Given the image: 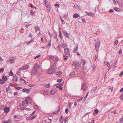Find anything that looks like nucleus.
<instances>
[{
    "label": "nucleus",
    "instance_id": "obj_15",
    "mask_svg": "<svg viewBox=\"0 0 123 123\" xmlns=\"http://www.w3.org/2000/svg\"><path fill=\"white\" fill-rule=\"evenodd\" d=\"M57 92V90L56 89H53L51 90L50 91V94H54L55 93Z\"/></svg>",
    "mask_w": 123,
    "mask_h": 123
},
{
    "label": "nucleus",
    "instance_id": "obj_58",
    "mask_svg": "<svg viewBox=\"0 0 123 123\" xmlns=\"http://www.w3.org/2000/svg\"><path fill=\"white\" fill-rule=\"evenodd\" d=\"M25 108V107H22L21 106V107H20V109L21 110H24Z\"/></svg>",
    "mask_w": 123,
    "mask_h": 123
},
{
    "label": "nucleus",
    "instance_id": "obj_43",
    "mask_svg": "<svg viewBox=\"0 0 123 123\" xmlns=\"http://www.w3.org/2000/svg\"><path fill=\"white\" fill-rule=\"evenodd\" d=\"M86 63V62L84 61L81 62V64L83 66H84L85 65Z\"/></svg>",
    "mask_w": 123,
    "mask_h": 123
},
{
    "label": "nucleus",
    "instance_id": "obj_61",
    "mask_svg": "<svg viewBox=\"0 0 123 123\" xmlns=\"http://www.w3.org/2000/svg\"><path fill=\"white\" fill-rule=\"evenodd\" d=\"M117 62V60L114 63V64H113V65L114 66V68H115V66L116 65V64Z\"/></svg>",
    "mask_w": 123,
    "mask_h": 123
},
{
    "label": "nucleus",
    "instance_id": "obj_34",
    "mask_svg": "<svg viewBox=\"0 0 123 123\" xmlns=\"http://www.w3.org/2000/svg\"><path fill=\"white\" fill-rule=\"evenodd\" d=\"M59 36H60V37L62 39L63 38L62 36V34L61 32L60 31H59Z\"/></svg>",
    "mask_w": 123,
    "mask_h": 123
},
{
    "label": "nucleus",
    "instance_id": "obj_16",
    "mask_svg": "<svg viewBox=\"0 0 123 123\" xmlns=\"http://www.w3.org/2000/svg\"><path fill=\"white\" fill-rule=\"evenodd\" d=\"M57 109H58V110L57 111H55L53 113V114H55L58 113V112H59V111L60 109V106H57L56 108Z\"/></svg>",
    "mask_w": 123,
    "mask_h": 123
},
{
    "label": "nucleus",
    "instance_id": "obj_9",
    "mask_svg": "<svg viewBox=\"0 0 123 123\" xmlns=\"http://www.w3.org/2000/svg\"><path fill=\"white\" fill-rule=\"evenodd\" d=\"M18 77L16 75H14L13 77L12 80L14 83L16 82L17 81Z\"/></svg>",
    "mask_w": 123,
    "mask_h": 123
},
{
    "label": "nucleus",
    "instance_id": "obj_7",
    "mask_svg": "<svg viewBox=\"0 0 123 123\" xmlns=\"http://www.w3.org/2000/svg\"><path fill=\"white\" fill-rule=\"evenodd\" d=\"M22 91L24 92H26L27 93H29L30 91V90L29 89L24 88L22 90Z\"/></svg>",
    "mask_w": 123,
    "mask_h": 123
},
{
    "label": "nucleus",
    "instance_id": "obj_45",
    "mask_svg": "<svg viewBox=\"0 0 123 123\" xmlns=\"http://www.w3.org/2000/svg\"><path fill=\"white\" fill-rule=\"evenodd\" d=\"M68 108H67L65 110V112L67 114L68 113Z\"/></svg>",
    "mask_w": 123,
    "mask_h": 123
},
{
    "label": "nucleus",
    "instance_id": "obj_48",
    "mask_svg": "<svg viewBox=\"0 0 123 123\" xmlns=\"http://www.w3.org/2000/svg\"><path fill=\"white\" fill-rule=\"evenodd\" d=\"M89 92H88L86 94V96L84 97V99H86V98H87V97L88 95V93H89Z\"/></svg>",
    "mask_w": 123,
    "mask_h": 123
},
{
    "label": "nucleus",
    "instance_id": "obj_14",
    "mask_svg": "<svg viewBox=\"0 0 123 123\" xmlns=\"http://www.w3.org/2000/svg\"><path fill=\"white\" fill-rule=\"evenodd\" d=\"M45 4L46 7H47V9L48 10V12H49L50 10V6L49 5H47V4H46V3H45Z\"/></svg>",
    "mask_w": 123,
    "mask_h": 123
},
{
    "label": "nucleus",
    "instance_id": "obj_59",
    "mask_svg": "<svg viewBox=\"0 0 123 123\" xmlns=\"http://www.w3.org/2000/svg\"><path fill=\"white\" fill-rule=\"evenodd\" d=\"M48 32L50 37L51 38L52 37L53 35L52 34H50V32Z\"/></svg>",
    "mask_w": 123,
    "mask_h": 123
},
{
    "label": "nucleus",
    "instance_id": "obj_11",
    "mask_svg": "<svg viewBox=\"0 0 123 123\" xmlns=\"http://www.w3.org/2000/svg\"><path fill=\"white\" fill-rule=\"evenodd\" d=\"M97 88L98 87L97 86L94 87L91 90V92L92 93H94L95 91L97 89Z\"/></svg>",
    "mask_w": 123,
    "mask_h": 123
},
{
    "label": "nucleus",
    "instance_id": "obj_62",
    "mask_svg": "<svg viewBox=\"0 0 123 123\" xmlns=\"http://www.w3.org/2000/svg\"><path fill=\"white\" fill-rule=\"evenodd\" d=\"M81 20L82 21V22L83 23H85L86 22V21H85V19H83V18L82 19H81Z\"/></svg>",
    "mask_w": 123,
    "mask_h": 123
},
{
    "label": "nucleus",
    "instance_id": "obj_53",
    "mask_svg": "<svg viewBox=\"0 0 123 123\" xmlns=\"http://www.w3.org/2000/svg\"><path fill=\"white\" fill-rule=\"evenodd\" d=\"M60 46L62 48H64L66 47V46H65L63 44H62L60 45Z\"/></svg>",
    "mask_w": 123,
    "mask_h": 123
},
{
    "label": "nucleus",
    "instance_id": "obj_25",
    "mask_svg": "<svg viewBox=\"0 0 123 123\" xmlns=\"http://www.w3.org/2000/svg\"><path fill=\"white\" fill-rule=\"evenodd\" d=\"M62 72L60 71L59 72H57L56 74L55 73V74L56 75H60L62 74Z\"/></svg>",
    "mask_w": 123,
    "mask_h": 123
},
{
    "label": "nucleus",
    "instance_id": "obj_54",
    "mask_svg": "<svg viewBox=\"0 0 123 123\" xmlns=\"http://www.w3.org/2000/svg\"><path fill=\"white\" fill-rule=\"evenodd\" d=\"M122 52V49H120L118 52V53H119V54L120 55H121V54Z\"/></svg>",
    "mask_w": 123,
    "mask_h": 123
},
{
    "label": "nucleus",
    "instance_id": "obj_30",
    "mask_svg": "<svg viewBox=\"0 0 123 123\" xmlns=\"http://www.w3.org/2000/svg\"><path fill=\"white\" fill-rule=\"evenodd\" d=\"M118 3L120 7H122L123 5V3L121 1H120Z\"/></svg>",
    "mask_w": 123,
    "mask_h": 123
},
{
    "label": "nucleus",
    "instance_id": "obj_63",
    "mask_svg": "<svg viewBox=\"0 0 123 123\" xmlns=\"http://www.w3.org/2000/svg\"><path fill=\"white\" fill-rule=\"evenodd\" d=\"M109 64H109V62H108L106 64V66L108 67H110Z\"/></svg>",
    "mask_w": 123,
    "mask_h": 123
},
{
    "label": "nucleus",
    "instance_id": "obj_19",
    "mask_svg": "<svg viewBox=\"0 0 123 123\" xmlns=\"http://www.w3.org/2000/svg\"><path fill=\"white\" fill-rule=\"evenodd\" d=\"M75 65V69L76 68H78L79 67H80L81 66L80 63H76Z\"/></svg>",
    "mask_w": 123,
    "mask_h": 123
},
{
    "label": "nucleus",
    "instance_id": "obj_33",
    "mask_svg": "<svg viewBox=\"0 0 123 123\" xmlns=\"http://www.w3.org/2000/svg\"><path fill=\"white\" fill-rule=\"evenodd\" d=\"M51 45V40H50L49 41V43L48 44V46L49 47H50Z\"/></svg>",
    "mask_w": 123,
    "mask_h": 123
},
{
    "label": "nucleus",
    "instance_id": "obj_3",
    "mask_svg": "<svg viewBox=\"0 0 123 123\" xmlns=\"http://www.w3.org/2000/svg\"><path fill=\"white\" fill-rule=\"evenodd\" d=\"M2 79H0V84L3 85L5 83V81H7V78L6 76L5 75H3L2 77Z\"/></svg>",
    "mask_w": 123,
    "mask_h": 123
},
{
    "label": "nucleus",
    "instance_id": "obj_31",
    "mask_svg": "<svg viewBox=\"0 0 123 123\" xmlns=\"http://www.w3.org/2000/svg\"><path fill=\"white\" fill-rule=\"evenodd\" d=\"M90 16L92 17H95V15L93 13L91 12Z\"/></svg>",
    "mask_w": 123,
    "mask_h": 123
},
{
    "label": "nucleus",
    "instance_id": "obj_39",
    "mask_svg": "<svg viewBox=\"0 0 123 123\" xmlns=\"http://www.w3.org/2000/svg\"><path fill=\"white\" fill-rule=\"evenodd\" d=\"M16 89L17 90H20L22 88V87H15Z\"/></svg>",
    "mask_w": 123,
    "mask_h": 123
},
{
    "label": "nucleus",
    "instance_id": "obj_38",
    "mask_svg": "<svg viewBox=\"0 0 123 123\" xmlns=\"http://www.w3.org/2000/svg\"><path fill=\"white\" fill-rule=\"evenodd\" d=\"M118 43V41L117 40L115 41L114 43V45H117Z\"/></svg>",
    "mask_w": 123,
    "mask_h": 123
},
{
    "label": "nucleus",
    "instance_id": "obj_56",
    "mask_svg": "<svg viewBox=\"0 0 123 123\" xmlns=\"http://www.w3.org/2000/svg\"><path fill=\"white\" fill-rule=\"evenodd\" d=\"M60 18L61 21H62V23L63 24H64L65 22L64 21V20L62 18H61V17H60Z\"/></svg>",
    "mask_w": 123,
    "mask_h": 123
},
{
    "label": "nucleus",
    "instance_id": "obj_51",
    "mask_svg": "<svg viewBox=\"0 0 123 123\" xmlns=\"http://www.w3.org/2000/svg\"><path fill=\"white\" fill-rule=\"evenodd\" d=\"M10 88V87L9 86H8V87L6 88V92H8V91L9 90Z\"/></svg>",
    "mask_w": 123,
    "mask_h": 123
},
{
    "label": "nucleus",
    "instance_id": "obj_2",
    "mask_svg": "<svg viewBox=\"0 0 123 123\" xmlns=\"http://www.w3.org/2000/svg\"><path fill=\"white\" fill-rule=\"evenodd\" d=\"M32 100L30 97H28L25 98L24 101H22V105L24 107L27 106L28 104V100Z\"/></svg>",
    "mask_w": 123,
    "mask_h": 123
},
{
    "label": "nucleus",
    "instance_id": "obj_36",
    "mask_svg": "<svg viewBox=\"0 0 123 123\" xmlns=\"http://www.w3.org/2000/svg\"><path fill=\"white\" fill-rule=\"evenodd\" d=\"M9 75L10 76H12L13 75V73L12 70L10 71Z\"/></svg>",
    "mask_w": 123,
    "mask_h": 123
},
{
    "label": "nucleus",
    "instance_id": "obj_40",
    "mask_svg": "<svg viewBox=\"0 0 123 123\" xmlns=\"http://www.w3.org/2000/svg\"><path fill=\"white\" fill-rule=\"evenodd\" d=\"M120 97V99L123 100V93H122Z\"/></svg>",
    "mask_w": 123,
    "mask_h": 123
},
{
    "label": "nucleus",
    "instance_id": "obj_23",
    "mask_svg": "<svg viewBox=\"0 0 123 123\" xmlns=\"http://www.w3.org/2000/svg\"><path fill=\"white\" fill-rule=\"evenodd\" d=\"M12 122V121L10 120H8V121H3L2 122L3 123H11Z\"/></svg>",
    "mask_w": 123,
    "mask_h": 123
},
{
    "label": "nucleus",
    "instance_id": "obj_29",
    "mask_svg": "<svg viewBox=\"0 0 123 123\" xmlns=\"http://www.w3.org/2000/svg\"><path fill=\"white\" fill-rule=\"evenodd\" d=\"M9 61L11 63H14V61L13 59H10Z\"/></svg>",
    "mask_w": 123,
    "mask_h": 123
},
{
    "label": "nucleus",
    "instance_id": "obj_50",
    "mask_svg": "<svg viewBox=\"0 0 123 123\" xmlns=\"http://www.w3.org/2000/svg\"><path fill=\"white\" fill-rule=\"evenodd\" d=\"M68 120V117H65L64 120V122H66Z\"/></svg>",
    "mask_w": 123,
    "mask_h": 123
},
{
    "label": "nucleus",
    "instance_id": "obj_5",
    "mask_svg": "<svg viewBox=\"0 0 123 123\" xmlns=\"http://www.w3.org/2000/svg\"><path fill=\"white\" fill-rule=\"evenodd\" d=\"M100 45L99 42L98 41L96 42L95 43V48L96 51L98 50Z\"/></svg>",
    "mask_w": 123,
    "mask_h": 123
},
{
    "label": "nucleus",
    "instance_id": "obj_60",
    "mask_svg": "<svg viewBox=\"0 0 123 123\" xmlns=\"http://www.w3.org/2000/svg\"><path fill=\"white\" fill-rule=\"evenodd\" d=\"M123 72H121V73H120V74H119V76L120 77H122L123 75Z\"/></svg>",
    "mask_w": 123,
    "mask_h": 123
},
{
    "label": "nucleus",
    "instance_id": "obj_17",
    "mask_svg": "<svg viewBox=\"0 0 123 123\" xmlns=\"http://www.w3.org/2000/svg\"><path fill=\"white\" fill-rule=\"evenodd\" d=\"M113 9L115 11L117 12H119L121 11L120 9V8L118 7H114L113 8Z\"/></svg>",
    "mask_w": 123,
    "mask_h": 123
},
{
    "label": "nucleus",
    "instance_id": "obj_21",
    "mask_svg": "<svg viewBox=\"0 0 123 123\" xmlns=\"http://www.w3.org/2000/svg\"><path fill=\"white\" fill-rule=\"evenodd\" d=\"M79 15L77 13H75L74 14L73 17L74 18H76L79 17Z\"/></svg>",
    "mask_w": 123,
    "mask_h": 123
},
{
    "label": "nucleus",
    "instance_id": "obj_55",
    "mask_svg": "<svg viewBox=\"0 0 123 123\" xmlns=\"http://www.w3.org/2000/svg\"><path fill=\"white\" fill-rule=\"evenodd\" d=\"M40 56H41L40 55H37L34 58V59H35L39 57H40Z\"/></svg>",
    "mask_w": 123,
    "mask_h": 123
},
{
    "label": "nucleus",
    "instance_id": "obj_57",
    "mask_svg": "<svg viewBox=\"0 0 123 123\" xmlns=\"http://www.w3.org/2000/svg\"><path fill=\"white\" fill-rule=\"evenodd\" d=\"M19 69L20 70H24L23 68V66L20 68Z\"/></svg>",
    "mask_w": 123,
    "mask_h": 123
},
{
    "label": "nucleus",
    "instance_id": "obj_13",
    "mask_svg": "<svg viewBox=\"0 0 123 123\" xmlns=\"http://www.w3.org/2000/svg\"><path fill=\"white\" fill-rule=\"evenodd\" d=\"M86 85L85 84H83L82 86V87L81 88V89L83 90L84 91L86 90Z\"/></svg>",
    "mask_w": 123,
    "mask_h": 123
},
{
    "label": "nucleus",
    "instance_id": "obj_28",
    "mask_svg": "<svg viewBox=\"0 0 123 123\" xmlns=\"http://www.w3.org/2000/svg\"><path fill=\"white\" fill-rule=\"evenodd\" d=\"M34 108L37 111H38L39 110V109L38 108V106L37 105H36L34 106Z\"/></svg>",
    "mask_w": 123,
    "mask_h": 123
},
{
    "label": "nucleus",
    "instance_id": "obj_22",
    "mask_svg": "<svg viewBox=\"0 0 123 123\" xmlns=\"http://www.w3.org/2000/svg\"><path fill=\"white\" fill-rule=\"evenodd\" d=\"M54 57V55H50L49 56V60L50 61L53 59Z\"/></svg>",
    "mask_w": 123,
    "mask_h": 123
},
{
    "label": "nucleus",
    "instance_id": "obj_6",
    "mask_svg": "<svg viewBox=\"0 0 123 123\" xmlns=\"http://www.w3.org/2000/svg\"><path fill=\"white\" fill-rule=\"evenodd\" d=\"M63 31L64 35L68 39H70V38L69 36V33H68L66 31Z\"/></svg>",
    "mask_w": 123,
    "mask_h": 123
},
{
    "label": "nucleus",
    "instance_id": "obj_49",
    "mask_svg": "<svg viewBox=\"0 0 123 123\" xmlns=\"http://www.w3.org/2000/svg\"><path fill=\"white\" fill-rule=\"evenodd\" d=\"M94 112L95 113L97 114L98 112V110L97 109H96L94 110Z\"/></svg>",
    "mask_w": 123,
    "mask_h": 123
},
{
    "label": "nucleus",
    "instance_id": "obj_27",
    "mask_svg": "<svg viewBox=\"0 0 123 123\" xmlns=\"http://www.w3.org/2000/svg\"><path fill=\"white\" fill-rule=\"evenodd\" d=\"M34 40L33 39H31L29 42L27 43V45H29L31 43H32L34 41Z\"/></svg>",
    "mask_w": 123,
    "mask_h": 123
},
{
    "label": "nucleus",
    "instance_id": "obj_24",
    "mask_svg": "<svg viewBox=\"0 0 123 123\" xmlns=\"http://www.w3.org/2000/svg\"><path fill=\"white\" fill-rule=\"evenodd\" d=\"M119 120L120 121V123L117 122V123H123V116H122L121 118Z\"/></svg>",
    "mask_w": 123,
    "mask_h": 123
},
{
    "label": "nucleus",
    "instance_id": "obj_12",
    "mask_svg": "<svg viewBox=\"0 0 123 123\" xmlns=\"http://www.w3.org/2000/svg\"><path fill=\"white\" fill-rule=\"evenodd\" d=\"M58 60V58L57 57L54 56L53 59V62L56 63L57 61Z\"/></svg>",
    "mask_w": 123,
    "mask_h": 123
},
{
    "label": "nucleus",
    "instance_id": "obj_10",
    "mask_svg": "<svg viewBox=\"0 0 123 123\" xmlns=\"http://www.w3.org/2000/svg\"><path fill=\"white\" fill-rule=\"evenodd\" d=\"M5 112L8 113L10 110V108L9 107H5L3 109Z\"/></svg>",
    "mask_w": 123,
    "mask_h": 123
},
{
    "label": "nucleus",
    "instance_id": "obj_52",
    "mask_svg": "<svg viewBox=\"0 0 123 123\" xmlns=\"http://www.w3.org/2000/svg\"><path fill=\"white\" fill-rule=\"evenodd\" d=\"M17 74L19 76H20L21 75V73L19 71H18V72H17Z\"/></svg>",
    "mask_w": 123,
    "mask_h": 123
},
{
    "label": "nucleus",
    "instance_id": "obj_42",
    "mask_svg": "<svg viewBox=\"0 0 123 123\" xmlns=\"http://www.w3.org/2000/svg\"><path fill=\"white\" fill-rule=\"evenodd\" d=\"M28 86L30 87H33L34 86V85L33 84H29Z\"/></svg>",
    "mask_w": 123,
    "mask_h": 123
},
{
    "label": "nucleus",
    "instance_id": "obj_18",
    "mask_svg": "<svg viewBox=\"0 0 123 123\" xmlns=\"http://www.w3.org/2000/svg\"><path fill=\"white\" fill-rule=\"evenodd\" d=\"M35 30L36 32L37 31L39 30L40 29V28L38 26L36 27H35Z\"/></svg>",
    "mask_w": 123,
    "mask_h": 123
},
{
    "label": "nucleus",
    "instance_id": "obj_35",
    "mask_svg": "<svg viewBox=\"0 0 123 123\" xmlns=\"http://www.w3.org/2000/svg\"><path fill=\"white\" fill-rule=\"evenodd\" d=\"M75 74V72H71L70 74V75L69 76H71L72 75H73Z\"/></svg>",
    "mask_w": 123,
    "mask_h": 123
},
{
    "label": "nucleus",
    "instance_id": "obj_8",
    "mask_svg": "<svg viewBox=\"0 0 123 123\" xmlns=\"http://www.w3.org/2000/svg\"><path fill=\"white\" fill-rule=\"evenodd\" d=\"M64 52L67 55H70L69 49L68 48H66L64 49Z\"/></svg>",
    "mask_w": 123,
    "mask_h": 123
},
{
    "label": "nucleus",
    "instance_id": "obj_64",
    "mask_svg": "<svg viewBox=\"0 0 123 123\" xmlns=\"http://www.w3.org/2000/svg\"><path fill=\"white\" fill-rule=\"evenodd\" d=\"M0 71H1V72H3L4 71V69L3 68H1L0 69Z\"/></svg>",
    "mask_w": 123,
    "mask_h": 123
},
{
    "label": "nucleus",
    "instance_id": "obj_37",
    "mask_svg": "<svg viewBox=\"0 0 123 123\" xmlns=\"http://www.w3.org/2000/svg\"><path fill=\"white\" fill-rule=\"evenodd\" d=\"M31 12L30 14H31L32 16H33L34 14V13L33 12V10H31L30 11Z\"/></svg>",
    "mask_w": 123,
    "mask_h": 123
},
{
    "label": "nucleus",
    "instance_id": "obj_41",
    "mask_svg": "<svg viewBox=\"0 0 123 123\" xmlns=\"http://www.w3.org/2000/svg\"><path fill=\"white\" fill-rule=\"evenodd\" d=\"M85 12L87 15L90 16L91 12H88L86 11Z\"/></svg>",
    "mask_w": 123,
    "mask_h": 123
},
{
    "label": "nucleus",
    "instance_id": "obj_32",
    "mask_svg": "<svg viewBox=\"0 0 123 123\" xmlns=\"http://www.w3.org/2000/svg\"><path fill=\"white\" fill-rule=\"evenodd\" d=\"M119 0H113V3L114 4H117L118 3Z\"/></svg>",
    "mask_w": 123,
    "mask_h": 123
},
{
    "label": "nucleus",
    "instance_id": "obj_20",
    "mask_svg": "<svg viewBox=\"0 0 123 123\" xmlns=\"http://www.w3.org/2000/svg\"><path fill=\"white\" fill-rule=\"evenodd\" d=\"M78 46H77L76 47L74 48V50L73 51V53H75L77 51L78 49Z\"/></svg>",
    "mask_w": 123,
    "mask_h": 123
},
{
    "label": "nucleus",
    "instance_id": "obj_44",
    "mask_svg": "<svg viewBox=\"0 0 123 123\" xmlns=\"http://www.w3.org/2000/svg\"><path fill=\"white\" fill-rule=\"evenodd\" d=\"M24 110L28 111H31V109L30 108H26L25 107Z\"/></svg>",
    "mask_w": 123,
    "mask_h": 123
},
{
    "label": "nucleus",
    "instance_id": "obj_47",
    "mask_svg": "<svg viewBox=\"0 0 123 123\" xmlns=\"http://www.w3.org/2000/svg\"><path fill=\"white\" fill-rule=\"evenodd\" d=\"M45 86L46 87L49 88L50 87V84H47Z\"/></svg>",
    "mask_w": 123,
    "mask_h": 123
},
{
    "label": "nucleus",
    "instance_id": "obj_1",
    "mask_svg": "<svg viewBox=\"0 0 123 123\" xmlns=\"http://www.w3.org/2000/svg\"><path fill=\"white\" fill-rule=\"evenodd\" d=\"M39 68V66L37 65V63L35 64L33 68H32L30 73L32 76H33L37 72V71Z\"/></svg>",
    "mask_w": 123,
    "mask_h": 123
},
{
    "label": "nucleus",
    "instance_id": "obj_26",
    "mask_svg": "<svg viewBox=\"0 0 123 123\" xmlns=\"http://www.w3.org/2000/svg\"><path fill=\"white\" fill-rule=\"evenodd\" d=\"M23 66V68L24 69H26L29 68V66L27 65H25Z\"/></svg>",
    "mask_w": 123,
    "mask_h": 123
},
{
    "label": "nucleus",
    "instance_id": "obj_4",
    "mask_svg": "<svg viewBox=\"0 0 123 123\" xmlns=\"http://www.w3.org/2000/svg\"><path fill=\"white\" fill-rule=\"evenodd\" d=\"M55 71V68L51 67L49 69V70L47 71V72L49 74H52L54 73Z\"/></svg>",
    "mask_w": 123,
    "mask_h": 123
},
{
    "label": "nucleus",
    "instance_id": "obj_46",
    "mask_svg": "<svg viewBox=\"0 0 123 123\" xmlns=\"http://www.w3.org/2000/svg\"><path fill=\"white\" fill-rule=\"evenodd\" d=\"M62 79H58L57 80V82H59L60 83V82L62 81Z\"/></svg>",
    "mask_w": 123,
    "mask_h": 123
}]
</instances>
